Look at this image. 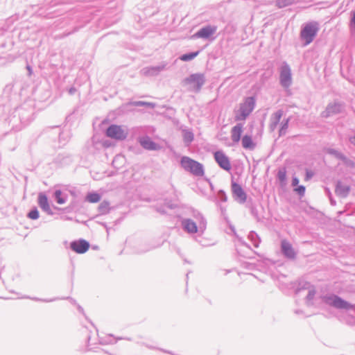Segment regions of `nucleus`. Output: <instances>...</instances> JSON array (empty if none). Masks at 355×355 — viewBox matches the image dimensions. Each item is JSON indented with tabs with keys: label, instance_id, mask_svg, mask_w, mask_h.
Listing matches in <instances>:
<instances>
[{
	"label": "nucleus",
	"instance_id": "obj_1",
	"mask_svg": "<svg viewBox=\"0 0 355 355\" xmlns=\"http://www.w3.org/2000/svg\"><path fill=\"white\" fill-rule=\"evenodd\" d=\"M320 30V24L316 21H311L302 24L300 33V40L304 46L310 44L316 37Z\"/></svg>",
	"mask_w": 355,
	"mask_h": 355
},
{
	"label": "nucleus",
	"instance_id": "obj_2",
	"mask_svg": "<svg viewBox=\"0 0 355 355\" xmlns=\"http://www.w3.org/2000/svg\"><path fill=\"white\" fill-rule=\"evenodd\" d=\"M322 303L340 310H350L354 306L336 294H326L320 296Z\"/></svg>",
	"mask_w": 355,
	"mask_h": 355
},
{
	"label": "nucleus",
	"instance_id": "obj_3",
	"mask_svg": "<svg viewBox=\"0 0 355 355\" xmlns=\"http://www.w3.org/2000/svg\"><path fill=\"white\" fill-rule=\"evenodd\" d=\"M206 82V78L204 73H196L189 75L182 80L184 86H188V90L198 93Z\"/></svg>",
	"mask_w": 355,
	"mask_h": 355
},
{
	"label": "nucleus",
	"instance_id": "obj_4",
	"mask_svg": "<svg viewBox=\"0 0 355 355\" xmlns=\"http://www.w3.org/2000/svg\"><path fill=\"white\" fill-rule=\"evenodd\" d=\"M256 100L254 96H248L239 105V109L235 114L236 121H244L253 111L255 107Z\"/></svg>",
	"mask_w": 355,
	"mask_h": 355
},
{
	"label": "nucleus",
	"instance_id": "obj_5",
	"mask_svg": "<svg viewBox=\"0 0 355 355\" xmlns=\"http://www.w3.org/2000/svg\"><path fill=\"white\" fill-rule=\"evenodd\" d=\"M180 164L182 167L187 171L190 172L196 176L204 175L205 171L203 165L187 156L181 158Z\"/></svg>",
	"mask_w": 355,
	"mask_h": 355
},
{
	"label": "nucleus",
	"instance_id": "obj_6",
	"mask_svg": "<svg viewBox=\"0 0 355 355\" xmlns=\"http://www.w3.org/2000/svg\"><path fill=\"white\" fill-rule=\"evenodd\" d=\"M293 83L292 73L289 64L283 62L279 68V83L284 89L289 88Z\"/></svg>",
	"mask_w": 355,
	"mask_h": 355
},
{
	"label": "nucleus",
	"instance_id": "obj_7",
	"mask_svg": "<svg viewBox=\"0 0 355 355\" xmlns=\"http://www.w3.org/2000/svg\"><path fill=\"white\" fill-rule=\"evenodd\" d=\"M105 134L107 137L121 141L125 139L128 135V132L121 125L115 124L110 125L107 128Z\"/></svg>",
	"mask_w": 355,
	"mask_h": 355
},
{
	"label": "nucleus",
	"instance_id": "obj_8",
	"mask_svg": "<svg viewBox=\"0 0 355 355\" xmlns=\"http://www.w3.org/2000/svg\"><path fill=\"white\" fill-rule=\"evenodd\" d=\"M231 189L232 197L239 204H244L247 200V194L242 187L237 182L232 180Z\"/></svg>",
	"mask_w": 355,
	"mask_h": 355
},
{
	"label": "nucleus",
	"instance_id": "obj_9",
	"mask_svg": "<svg viewBox=\"0 0 355 355\" xmlns=\"http://www.w3.org/2000/svg\"><path fill=\"white\" fill-rule=\"evenodd\" d=\"M345 104L340 101H334L333 103H329L325 110L322 112V116L324 118H328L331 115L338 114L344 110Z\"/></svg>",
	"mask_w": 355,
	"mask_h": 355
},
{
	"label": "nucleus",
	"instance_id": "obj_10",
	"mask_svg": "<svg viewBox=\"0 0 355 355\" xmlns=\"http://www.w3.org/2000/svg\"><path fill=\"white\" fill-rule=\"evenodd\" d=\"M214 159L222 169L230 171L232 168L229 157L222 151L218 150L214 154Z\"/></svg>",
	"mask_w": 355,
	"mask_h": 355
},
{
	"label": "nucleus",
	"instance_id": "obj_11",
	"mask_svg": "<svg viewBox=\"0 0 355 355\" xmlns=\"http://www.w3.org/2000/svg\"><path fill=\"white\" fill-rule=\"evenodd\" d=\"M89 246L90 244L87 241L80 239L71 241L69 247L70 249L76 253L84 254L89 250Z\"/></svg>",
	"mask_w": 355,
	"mask_h": 355
},
{
	"label": "nucleus",
	"instance_id": "obj_12",
	"mask_svg": "<svg viewBox=\"0 0 355 355\" xmlns=\"http://www.w3.org/2000/svg\"><path fill=\"white\" fill-rule=\"evenodd\" d=\"M217 26L207 25L200 28L194 35L193 37L196 38H201L204 40H209L211 37L216 33Z\"/></svg>",
	"mask_w": 355,
	"mask_h": 355
},
{
	"label": "nucleus",
	"instance_id": "obj_13",
	"mask_svg": "<svg viewBox=\"0 0 355 355\" xmlns=\"http://www.w3.org/2000/svg\"><path fill=\"white\" fill-rule=\"evenodd\" d=\"M17 112L19 115V118L21 123L23 125H28L33 120V110L26 109L25 107H20L17 109Z\"/></svg>",
	"mask_w": 355,
	"mask_h": 355
},
{
	"label": "nucleus",
	"instance_id": "obj_14",
	"mask_svg": "<svg viewBox=\"0 0 355 355\" xmlns=\"http://www.w3.org/2000/svg\"><path fill=\"white\" fill-rule=\"evenodd\" d=\"M166 65H167V62H163L157 66L144 67L142 69L141 72L145 76H157L161 71H162L163 70L165 69Z\"/></svg>",
	"mask_w": 355,
	"mask_h": 355
},
{
	"label": "nucleus",
	"instance_id": "obj_15",
	"mask_svg": "<svg viewBox=\"0 0 355 355\" xmlns=\"http://www.w3.org/2000/svg\"><path fill=\"white\" fill-rule=\"evenodd\" d=\"M281 251L284 256L288 259H294L295 257V252L291 244L286 240L281 241Z\"/></svg>",
	"mask_w": 355,
	"mask_h": 355
},
{
	"label": "nucleus",
	"instance_id": "obj_16",
	"mask_svg": "<svg viewBox=\"0 0 355 355\" xmlns=\"http://www.w3.org/2000/svg\"><path fill=\"white\" fill-rule=\"evenodd\" d=\"M38 205L40 207L49 215H53V212L51 210L48 198L44 193H40L38 195Z\"/></svg>",
	"mask_w": 355,
	"mask_h": 355
},
{
	"label": "nucleus",
	"instance_id": "obj_17",
	"mask_svg": "<svg viewBox=\"0 0 355 355\" xmlns=\"http://www.w3.org/2000/svg\"><path fill=\"white\" fill-rule=\"evenodd\" d=\"M183 230L189 234H194L198 232L197 223L190 218H183L181 221Z\"/></svg>",
	"mask_w": 355,
	"mask_h": 355
},
{
	"label": "nucleus",
	"instance_id": "obj_18",
	"mask_svg": "<svg viewBox=\"0 0 355 355\" xmlns=\"http://www.w3.org/2000/svg\"><path fill=\"white\" fill-rule=\"evenodd\" d=\"M139 143L146 150H157L159 148V145L153 141L148 136L140 138Z\"/></svg>",
	"mask_w": 355,
	"mask_h": 355
},
{
	"label": "nucleus",
	"instance_id": "obj_19",
	"mask_svg": "<svg viewBox=\"0 0 355 355\" xmlns=\"http://www.w3.org/2000/svg\"><path fill=\"white\" fill-rule=\"evenodd\" d=\"M351 190L349 185L343 184L341 181H337L336 184L335 192L336 195L341 198H346Z\"/></svg>",
	"mask_w": 355,
	"mask_h": 355
},
{
	"label": "nucleus",
	"instance_id": "obj_20",
	"mask_svg": "<svg viewBox=\"0 0 355 355\" xmlns=\"http://www.w3.org/2000/svg\"><path fill=\"white\" fill-rule=\"evenodd\" d=\"M162 243H155L154 241L141 244L136 250L137 253L143 254L162 246Z\"/></svg>",
	"mask_w": 355,
	"mask_h": 355
},
{
	"label": "nucleus",
	"instance_id": "obj_21",
	"mask_svg": "<svg viewBox=\"0 0 355 355\" xmlns=\"http://www.w3.org/2000/svg\"><path fill=\"white\" fill-rule=\"evenodd\" d=\"M243 132V125L241 123H237L234 125L231 130L232 140L234 143H238L241 140V134Z\"/></svg>",
	"mask_w": 355,
	"mask_h": 355
},
{
	"label": "nucleus",
	"instance_id": "obj_22",
	"mask_svg": "<svg viewBox=\"0 0 355 355\" xmlns=\"http://www.w3.org/2000/svg\"><path fill=\"white\" fill-rule=\"evenodd\" d=\"M308 294L306 297V303L308 306L313 305V300L316 294V290L313 285L309 282H306Z\"/></svg>",
	"mask_w": 355,
	"mask_h": 355
},
{
	"label": "nucleus",
	"instance_id": "obj_23",
	"mask_svg": "<svg viewBox=\"0 0 355 355\" xmlns=\"http://www.w3.org/2000/svg\"><path fill=\"white\" fill-rule=\"evenodd\" d=\"M122 339L132 340V339L130 338L119 337V338H114L113 337V335L110 334L105 338H100L99 343L101 345H112V344H115L117 342V340H122Z\"/></svg>",
	"mask_w": 355,
	"mask_h": 355
},
{
	"label": "nucleus",
	"instance_id": "obj_24",
	"mask_svg": "<svg viewBox=\"0 0 355 355\" xmlns=\"http://www.w3.org/2000/svg\"><path fill=\"white\" fill-rule=\"evenodd\" d=\"M242 146L245 149L252 150L255 148V143L251 135H245L241 139Z\"/></svg>",
	"mask_w": 355,
	"mask_h": 355
},
{
	"label": "nucleus",
	"instance_id": "obj_25",
	"mask_svg": "<svg viewBox=\"0 0 355 355\" xmlns=\"http://www.w3.org/2000/svg\"><path fill=\"white\" fill-rule=\"evenodd\" d=\"M193 216L196 219L197 222L198 223L199 229L202 232H203L205 230L207 225L206 219L200 212L197 211H193Z\"/></svg>",
	"mask_w": 355,
	"mask_h": 355
},
{
	"label": "nucleus",
	"instance_id": "obj_26",
	"mask_svg": "<svg viewBox=\"0 0 355 355\" xmlns=\"http://www.w3.org/2000/svg\"><path fill=\"white\" fill-rule=\"evenodd\" d=\"M56 202L59 205H62L67 201V195H63L61 190H55L53 194Z\"/></svg>",
	"mask_w": 355,
	"mask_h": 355
},
{
	"label": "nucleus",
	"instance_id": "obj_27",
	"mask_svg": "<svg viewBox=\"0 0 355 355\" xmlns=\"http://www.w3.org/2000/svg\"><path fill=\"white\" fill-rule=\"evenodd\" d=\"M200 51H193V52H189L187 53H184L180 56V60L184 62H189L194 59L196 57L198 56Z\"/></svg>",
	"mask_w": 355,
	"mask_h": 355
},
{
	"label": "nucleus",
	"instance_id": "obj_28",
	"mask_svg": "<svg viewBox=\"0 0 355 355\" xmlns=\"http://www.w3.org/2000/svg\"><path fill=\"white\" fill-rule=\"evenodd\" d=\"M101 198V195L97 192H89L87 194L85 199L89 202L96 203L100 201Z\"/></svg>",
	"mask_w": 355,
	"mask_h": 355
},
{
	"label": "nucleus",
	"instance_id": "obj_29",
	"mask_svg": "<svg viewBox=\"0 0 355 355\" xmlns=\"http://www.w3.org/2000/svg\"><path fill=\"white\" fill-rule=\"evenodd\" d=\"M194 139V135L192 132L185 130L183 132V141L187 146H189Z\"/></svg>",
	"mask_w": 355,
	"mask_h": 355
},
{
	"label": "nucleus",
	"instance_id": "obj_30",
	"mask_svg": "<svg viewBox=\"0 0 355 355\" xmlns=\"http://www.w3.org/2000/svg\"><path fill=\"white\" fill-rule=\"evenodd\" d=\"M248 238L252 242V243L255 248L259 247V245L260 243V239H259L258 234L255 232L251 231L249 233Z\"/></svg>",
	"mask_w": 355,
	"mask_h": 355
},
{
	"label": "nucleus",
	"instance_id": "obj_31",
	"mask_svg": "<svg viewBox=\"0 0 355 355\" xmlns=\"http://www.w3.org/2000/svg\"><path fill=\"white\" fill-rule=\"evenodd\" d=\"M327 153L329 154V155H333L334 156L336 159H339V160H343L344 157L345 156L343 153H342L341 152L334 149V148H327Z\"/></svg>",
	"mask_w": 355,
	"mask_h": 355
},
{
	"label": "nucleus",
	"instance_id": "obj_32",
	"mask_svg": "<svg viewBox=\"0 0 355 355\" xmlns=\"http://www.w3.org/2000/svg\"><path fill=\"white\" fill-rule=\"evenodd\" d=\"M327 153L329 154V155H333L334 156L336 159H339V160H343L344 157L345 156L343 153H342L341 152L334 149V148H327Z\"/></svg>",
	"mask_w": 355,
	"mask_h": 355
},
{
	"label": "nucleus",
	"instance_id": "obj_33",
	"mask_svg": "<svg viewBox=\"0 0 355 355\" xmlns=\"http://www.w3.org/2000/svg\"><path fill=\"white\" fill-rule=\"evenodd\" d=\"M327 153L329 154V155H333L334 156L336 159H339V160H343L344 157L345 156L343 153H342L341 152L334 149V148H327Z\"/></svg>",
	"mask_w": 355,
	"mask_h": 355
},
{
	"label": "nucleus",
	"instance_id": "obj_34",
	"mask_svg": "<svg viewBox=\"0 0 355 355\" xmlns=\"http://www.w3.org/2000/svg\"><path fill=\"white\" fill-rule=\"evenodd\" d=\"M327 153L329 154V155H333L334 156L336 159H339V160H343L344 157L345 156L343 153H342L341 152L334 149V148H327Z\"/></svg>",
	"mask_w": 355,
	"mask_h": 355
},
{
	"label": "nucleus",
	"instance_id": "obj_35",
	"mask_svg": "<svg viewBox=\"0 0 355 355\" xmlns=\"http://www.w3.org/2000/svg\"><path fill=\"white\" fill-rule=\"evenodd\" d=\"M327 153L329 154V155H333L334 156L336 159H339V160H343L344 157L345 156L343 153H342L341 152L334 149V148H327Z\"/></svg>",
	"mask_w": 355,
	"mask_h": 355
},
{
	"label": "nucleus",
	"instance_id": "obj_36",
	"mask_svg": "<svg viewBox=\"0 0 355 355\" xmlns=\"http://www.w3.org/2000/svg\"><path fill=\"white\" fill-rule=\"evenodd\" d=\"M290 121V118H287L284 119L281 123V127L279 130V135L282 136L286 134V130L288 128V124Z\"/></svg>",
	"mask_w": 355,
	"mask_h": 355
},
{
	"label": "nucleus",
	"instance_id": "obj_37",
	"mask_svg": "<svg viewBox=\"0 0 355 355\" xmlns=\"http://www.w3.org/2000/svg\"><path fill=\"white\" fill-rule=\"evenodd\" d=\"M110 209V203L107 201H103L98 206V211L101 214H106Z\"/></svg>",
	"mask_w": 355,
	"mask_h": 355
},
{
	"label": "nucleus",
	"instance_id": "obj_38",
	"mask_svg": "<svg viewBox=\"0 0 355 355\" xmlns=\"http://www.w3.org/2000/svg\"><path fill=\"white\" fill-rule=\"evenodd\" d=\"M296 0H276V6L279 8H283L291 6L295 3Z\"/></svg>",
	"mask_w": 355,
	"mask_h": 355
},
{
	"label": "nucleus",
	"instance_id": "obj_39",
	"mask_svg": "<svg viewBox=\"0 0 355 355\" xmlns=\"http://www.w3.org/2000/svg\"><path fill=\"white\" fill-rule=\"evenodd\" d=\"M349 26L350 32L352 33H355V8L351 12V18Z\"/></svg>",
	"mask_w": 355,
	"mask_h": 355
},
{
	"label": "nucleus",
	"instance_id": "obj_40",
	"mask_svg": "<svg viewBox=\"0 0 355 355\" xmlns=\"http://www.w3.org/2000/svg\"><path fill=\"white\" fill-rule=\"evenodd\" d=\"M131 105L134 106H146L150 108H154L155 104L153 103L145 102V101H134L131 103Z\"/></svg>",
	"mask_w": 355,
	"mask_h": 355
},
{
	"label": "nucleus",
	"instance_id": "obj_41",
	"mask_svg": "<svg viewBox=\"0 0 355 355\" xmlns=\"http://www.w3.org/2000/svg\"><path fill=\"white\" fill-rule=\"evenodd\" d=\"M27 216L32 220H37L40 216V214L37 207L32 208L28 213Z\"/></svg>",
	"mask_w": 355,
	"mask_h": 355
},
{
	"label": "nucleus",
	"instance_id": "obj_42",
	"mask_svg": "<svg viewBox=\"0 0 355 355\" xmlns=\"http://www.w3.org/2000/svg\"><path fill=\"white\" fill-rule=\"evenodd\" d=\"M283 113L284 112L282 110H277L272 115L271 121L275 123H279L281 120V118L282 117Z\"/></svg>",
	"mask_w": 355,
	"mask_h": 355
},
{
	"label": "nucleus",
	"instance_id": "obj_43",
	"mask_svg": "<svg viewBox=\"0 0 355 355\" xmlns=\"http://www.w3.org/2000/svg\"><path fill=\"white\" fill-rule=\"evenodd\" d=\"M277 178L282 183H285L286 180V171L285 169L278 171Z\"/></svg>",
	"mask_w": 355,
	"mask_h": 355
},
{
	"label": "nucleus",
	"instance_id": "obj_44",
	"mask_svg": "<svg viewBox=\"0 0 355 355\" xmlns=\"http://www.w3.org/2000/svg\"><path fill=\"white\" fill-rule=\"evenodd\" d=\"M217 198H218V200L221 202H226L227 200V196L226 195V193L220 189L218 191V193H217Z\"/></svg>",
	"mask_w": 355,
	"mask_h": 355
},
{
	"label": "nucleus",
	"instance_id": "obj_45",
	"mask_svg": "<svg viewBox=\"0 0 355 355\" xmlns=\"http://www.w3.org/2000/svg\"><path fill=\"white\" fill-rule=\"evenodd\" d=\"M305 191L306 188L304 185H298L294 189V191L296 192L300 196H304Z\"/></svg>",
	"mask_w": 355,
	"mask_h": 355
},
{
	"label": "nucleus",
	"instance_id": "obj_46",
	"mask_svg": "<svg viewBox=\"0 0 355 355\" xmlns=\"http://www.w3.org/2000/svg\"><path fill=\"white\" fill-rule=\"evenodd\" d=\"M343 164L350 168H354L355 166V162L352 159H349L347 156H345L343 159L342 160Z\"/></svg>",
	"mask_w": 355,
	"mask_h": 355
},
{
	"label": "nucleus",
	"instance_id": "obj_47",
	"mask_svg": "<svg viewBox=\"0 0 355 355\" xmlns=\"http://www.w3.org/2000/svg\"><path fill=\"white\" fill-rule=\"evenodd\" d=\"M250 213L251 214L257 219V220H259V213H258V210L256 207L255 205H254L253 204H251L250 206Z\"/></svg>",
	"mask_w": 355,
	"mask_h": 355
},
{
	"label": "nucleus",
	"instance_id": "obj_48",
	"mask_svg": "<svg viewBox=\"0 0 355 355\" xmlns=\"http://www.w3.org/2000/svg\"><path fill=\"white\" fill-rule=\"evenodd\" d=\"M27 298H29V297H27ZM31 299V297H30ZM59 298H51V299H42V298H38V297H32L31 300H34V301H36V302H54L57 300H58Z\"/></svg>",
	"mask_w": 355,
	"mask_h": 355
},
{
	"label": "nucleus",
	"instance_id": "obj_49",
	"mask_svg": "<svg viewBox=\"0 0 355 355\" xmlns=\"http://www.w3.org/2000/svg\"><path fill=\"white\" fill-rule=\"evenodd\" d=\"M313 175H314V173H313V172L312 171L309 170V169H306V173H305V178H304V180L306 181L309 180L310 179L312 178Z\"/></svg>",
	"mask_w": 355,
	"mask_h": 355
},
{
	"label": "nucleus",
	"instance_id": "obj_50",
	"mask_svg": "<svg viewBox=\"0 0 355 355\" xmlns=\"http://www.w3.org/2000/svg\"><path fill=\"white\" fill-rule=\"evenodd\" d=\"M164 207H166L167 208H168L170 209H173L177 207V205L175 203H173L170 201L169 202L166 201L164 202Z\"/></svg>",
	"mask_w": 355,
	"mask_h": 355
},
{
	"label": "nucleus",
	"instance_id": "obj_51",
	"mask_svg": "<svg viewBox=\"0 0 355 355\" xmlns=\"http://www.w3.org/2000/svg\"><path fill=\"white\" fill-rule=\"evenodd\" d=\"M299 182H300V180H299L298 178H297L296 176H293L292 178L291 185L293 187H297V186H298Z\"/></svg>",
	"mask_w": 355,
	"mask_h": 355
},
{
	"label": "nucleus",
	"instance_id": "obj_52",
	"mask_svg": "<svg viewBox=\"0 0 355 355\" xmlns=\"http://www.w3.org/2000/svg\"><path fill=\"white\" fill-rule=\"evenodd\" d=\"M157 211L161 214H166V211L164 208V207H157Z\"/></svg>",
	"mask_w": 355,
	"mask_h": 355
},
{
	"label": "nucleus",
	"instance_id": "obj_53",
	"mask_svg": "<svg viewBox=\"0 0 355 355\" xmlns=\"http://www.w3.org/2000/svg\"><path fill=\"white\" fill-rule=\"evenodd\" d=\"M69 94L71 95H73L76 92V89L74 87H71L69 90Z\"/></svg>",
	"mask_w": 355,
	"mask_h": 355
},
{
	"label": "nucleus",
	"instance_id": "obj_54",
	"mask_svg": "<svg viewBox=\"0 0 355 355\" xmlns=\"http://www.w3.org/2000/svg\"><path fill=\"white\" fill-rule=\"evenodd\" d=\"M307 282H302V283H300L299 284V289H307V285L306 284Z\"/></svg>",
	"mask_w": 355,
	"mask_h": 355
},
{
	"label": "nucleus",
	"instance_id": "obj_55",
	"mask_svg": "<svg viewBox=\"0 0 355 355\" xmlns=\"http://www.w3.org/2000/svg\"><path fill=\"white\" fill-rule=\"evenodd\" d=\"M349 141L351 144H352L355 146V135L354 136L350 137L349 138Z\"/></svg>",
	"mask_w": 355,
	"mask_h": 355
},
{
	"label": "nucleus",
	"instance_id": "obj_56",
	"mask_svg": "<svg viewBox=\"0 0 355 355\" xmlns=\"http://www.w3.org/2000/svg\"><path fill=\"white\" fill-rule=\"evenodd\" d=\"M26 69L28 70V76H31V74L33 73V69H32V67L29 65V64H27L26 65Z\"/></svg>",
	"mask_w": 355,
	"mask_h": 355
},
{
	"label": "nucleus",
	"instance_id": "obj_57",
	"mask_svg": "<svg viewBox=\"0 0 355 355\" xmlns=\"http://www.w3.org/2000/svg\"><path fill=\"white\" fill-rule=\"evenodd\" d=\"M123 159V157H120V156H116V157H114V159H113V161H112V164H113V166H114L115 163H116L118 160H119V159Z\"/></svg>",
	"mask_w": 355,
	"mask_h": 355
},
{
	"label": "nucleus",
	"instance_id": "obj_58",
	"mask_svg": "<svg viewBox=\"0 0 355 355\" xmlns=\"http://www.w3.org/2000/svg\"><path fill=\"white\" fill-rule=\"evenodd\" d=\"M278 125V123H275L273 121H271V123H270V128L273 130L275 129L277 125Z\"/></svg>",
	"mask_w": 355,
	"mask_h": 355
},
{
	"label": "nucleus",
	"instance_id": "obj_59",
	"mask_svg": "<svg viewBox=\"0 0 355 355\" xmlns=\"http://www.w3.org/2000/svg\"><path fill=\"white\" fill-rule=\"evenodd\" d=\"M65 299L69 300H70V302H71L72 304H76V300H73V298H71V297H66Z\"/></svg>",
	"mask_w": 355,
	"mask_h": 355
},
{
	"label": "nucleus",
	"instance_id": "obj_60",
	"mask_svg": "<svg viewBox=\"0 0 355 355\" xmlns=\"http://www.w3.org/2000/svg\"><path fill=\"white\" fill-rule=\"evenodd\" d=\"M78 310L79 311V312L84 313L83 308L81 306L78 305Z\"/></svg>",
	"mask_w": 355,
	"mask_h": 355
},
{
	"label": "nucleus",
	"instance_id": "obj_61",
	"mask_svg": "<svg viewBox=\"0 0 355 355\" xmlns=\"http://www.w3.org/2000/svg\"><path fill=\"white\" fill-rule=\"evenodd\" d=\"M330 202H331V205H333V206H335L336 202V200H334L333 198H330Z\"/></svg>",
	"mask_w": 355,
	"mask_h": 355
},
{
	"label": "nucleus",
	"instance_id": "obj_62",
	"mask_svg": "<svg viewBox=\"0 0 355 355\" xmlns=\"http://www.w3.org/2000/svg\"><path fill=\"white\" fill-rule=\"evenodd\" d=\"M295 312V313L299 314V313H302V311L296 310Z\"/></svg>",
	"mask_w": 355,
	"mask_h": 355
},
{
	"label": "nucleus",
	"instance_id": "obj_63",
	"mask_svg": "<svg viewBox=\"0 0 355 355\" xmlns=\"http://www.w3.org/2000/svg\"><path fill=\"white\" fill-rule=\"evenodd\" d=\"M221 212L223 213L225 211V209L220 207Z\"/></svg>",
	"mask_w": 355,
	"mask_h": 355
},
{
	"label": "nucleus",
	"instance_id": "obj_64",
	"mask_svg": "<svg viewBox=\"0 0 355 355\" xmlns=\"http://www.w3.org/2000/svg\"><path fill=\"white\" fill-rule=\"evenodd\" d=\"M147 347H148L149 349H154L153 347H152L151 345H146Z\"/></svg>",
	"mask_w": 355,
	"mask_h": 355
}]
</instances>
